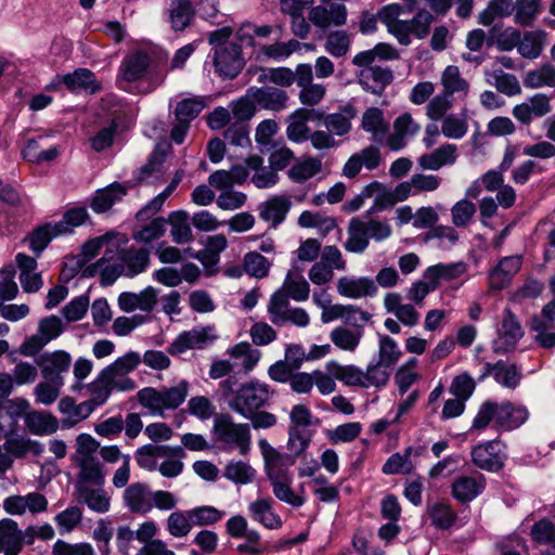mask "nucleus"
I'll return each mask as SVG.
<instances>
[{"label":"nucleus","mask_w":555,"mask_h":555,"mask_svg":"<svg viewBox=\"0 0 555 555\" xmlns=\"http://www.w3.org/2000/svg\"><path fill=\"white\" fill-rule=\"evenodd\" d=\"M421 450H416L409 446L404 448L403 452H396L391 454L383 465V473L386 475H409L413 472L414 465L411 456H418Z\"/></svg>","instance_id":"e433bc0d"},{"label":"nucleus","mask_w":555,"mask_h":555,"mask_svg":"<svg viewBox=\"0 0 555 555\" xmlns=\"http://www.w3.org/2000/svg\"><path fill=\"white\" fill-rule=\"evenodd\" d=\"M327 369L334 378L343 382L346 386L364 388L363 370L359 366L353 364L341 365L332 361L327 364Z\"/></svg>","instance_id":"8fccbe9b"},{"label":"nucleus","mask_w":555,"mask_h":555,"mask_svg":"<svg viewBox=\"0 0 555 555\" xmlns=\"http://www.w3.org/2000/svg\"><path fill=\"white\" fill-rule=\"evenodd\" d=\"M314 113L313 109L300 107L289 115L286 135L292 142L301 143L308 140L310 129L307 121L312 119Z\"/></svg>","instance_id":"72a5a7b5"},{"label":"nucleus","mask_w":555,"mask_h":555,"mask_svg":"<svg viewBox=\"0 0 555 555\" xmlns=\"http://www.w3.org/2000/svg\"><path fill=\"white\" fill-rule=\"evenodd\" d=\"M532 539L540 544H551L552 547L541 555H555V526L548 519H541L531 529Z\"/></svg>","instance_id":"052dcab7"},{"label":"nucleus","mask_w":555,"mask_h":555,"mask_svg":"<svg viewBox=\"0 0 555 555\" xmlns=\"http://www.w3.org/2000/svg\"><path fill=\"white\" fill-rule=\"evenodd\" d=\"M189 393L190 383L181 379L173 386L144 387L137 392V400L149 415L164 418L167 412L180 408Z\"/></svg>","instance_id":"20e7f679"},{"label":"nucleus","mask_w":555,"mask_h":555,"mask_svg":"<svg viewBox=\"0 0 555 555\" xmlns=\"http://www.w3.org/2000/svg\"><path fill=\"white\" fill-rule=\"evenodd\" d=\"M524 85L529 89L555 88V66L545 63L535 69L529 70L524 77Z\"/></svg>","instance_id":"09e8293b"},{"label":"nucleus","mask_w":555,"mask_h":555,"mask_svg":"<svg viewBox=\"0 0 555 555\" xmlns=\"http://www.w3.org/2000/svg\"><path fill=\"white\" fill-rule=\"evenodd\" d=\"M59 410L65 415L62 420L63 428H70L77 423L88 418L95 409L88 400L76 404L73 398L65 397L59 402Z\"/></svg>","instance_id":"c756f323"},{"label":"nucleus","mask_w":555,"mask_h":555,"mask_svg":"<svg viewBox=\"0 0 555 555\" xmlns=\"http://www.w3.org/2000/svg\"><path fill=\"white\" fill-rule=\"evenodd\" d=\"M76 498L95 513H106L111 506V494L104 488H77Z\"/></svg>","instance_id":"ea45409f"},{"label":"nucleus","mask_w":555,"mask_h":555,"mask_svg":"<svg viewBox=\"0 0 555 555\" xmlns=\"http://www.w3.org/2000/svg\"><path fill=\"white\" fill-rule=\"evenodd\" d=\"M72 462L77 466V486H104L106 470L95 456L100 442L90 434H79L76 438Z\"/></svg>","instance_id":"7ed1b4c3"},{"label":"nucleus","mask_w":555,"mask_h":555,"mask_svg":"<svg viewBox=\"0 0 555 555\" xmlns=\"http://www.w3.org/2000/svg\"><path fill=\"white\" fill-rule=\"evenodd\" d=\"M48 139L49 137L43 134L28 139L22 151L24 159L37 165L54 160L60 150L56 145L48 146Z\"/></svg>","instance_id":"4be33fe9"},{"label":"nucleus","mask_w":555,"mask_h":555,"mask_svg":"<svg viewBox=\"0 0 555 555\" xmlns=\"http://www.w3.org/2000/svg\"><path fill=\"white\" fill-rule=\"evenodd\" d=\"M150 254L144 248L129 247L119 249L117 245L107 247L103 256L83 271V276L101 273L102 285H112L120 275L133 278L146 270Z\"/></svg>","instance_id":"f03ea898"},{"label":"nucleus","mask_w":555,"mask_h":555,"mask_svg":"<svg viewBox=\"0 0 555 555\" xmlns=\"http://www.w3.org/2000/svg\"><path fill=\"white\" fill-rule=\"evenodd\" d=\"M305 44L296 39L288 41H275L270 44H262L257 52V59L263 62H285L291 55L301 50Z\"/></svg>","instance_id":"a878e982"},{"label":"nucleus","mask_w":555,"mask_h":555,"mask_svg":"<svg viewBox=\"0 0 555 555\" xmlns=\"http://www.w3.org/2000/svg\"><path fill=\"white\" fill-rule=\"evenodd\" d=\"M427 517L433 527L442 531L451 529L457 520L456 513L444 501H428Z\"/></svg>","instance_id":"f704fd0d"},{"label":"nucleus","mask_w":555,"mask_h":555,"mask_svg":"<svg viewBox=\"0 0 555 555\" xmlns=\"http://www.w3.org/2000/svg\"><path fill=\"white\" fill-rule=\"evenodd\" d=\"M28 430L38 436L54 434L59 428V422L50 413L33 411L25 416Z\"/></svg>","instance_id":"a19ab883"},{"label":"nucleus","mask_w":555,"mask_h":555,"mask_svg":"<svg viewBox=\"0 0 555 555\" xmlns=\"http://www.w3.org/2000/svg\"><path fill=\"white\" fill-rule=\"evenodd\" d=\"M350 46V35L345 30H335L326 36L324 49L334 57H343L349 52Z\"/></svg>","instance_id":"680f3d73"},{"label":"nucleus","mask_w":555,"mask_h":555,"mask_svg":"<svg viewBox=\"0 0 555 555\" xmlns=\"http://www.w3.org/2000/svg\"><path fill=\"white\" fill-rule=\"evenodd\" d=\"M181 452L180 447L149 443L138 448L133 456L141 468L153 472L157 469L159 459H167Z\"/></svg>","instance_id":"aec40b11"},{"label":"nucleus","mask_w":555,"mask_h":555,"mask_svg":"<svg viewBox=\"0 0 555 555\" xmlns=\"http://www.w3.org/2000/svg\"><path fill=\"white\" fill-rule=\"evenodd\" d=\"M211 433L214 442L221 450L238 449L242 454H245L249 449L248 424H235L230 416H220L215 420Z\"/></svg>","instance_id":"0eeeda50"},{"label":"nucleus","mask_w":555,"mask_h":555,"mask_svg":"<svg viewBox=\"0 0 555 555\" xmlns=\"http://www.w3.org/2000/svg\"><path fill=\"white\" fill-rule=\"evenodd\" d=\"M270 397L269 385L253 379L240 386L230 401V408L243 417L250 416L251 412L264 408Z\"/></svg>","instance_id":"9d476101"},{"label":"nucleus","mask_w":555,"mask_h":555,"mask_svg":"<svg viewBox=\"0 0 555 555\" xmlns=\"http://www.w3.org/2000/svg\"><path fill=\"white\" fill-rule=\"evenodd\" d=\"M465 272L463 262L437 263L430 266L424 272V279L438 286L440 280H454Z\"/></svg>","instance_id":"37998d69"},{"label":"nucleus","mask_w":555,"mask_h":555,"mask_svg":"<svg viewBox=\"0 0 555 555\" xmlns=\"http://www.w3.org/2000/svg\"><path fill=\"white\" fill-rule=\"evenodd\" d=\"M420 129V125L411 114L403 113L395 119L392 131L386 134L385 144L390 151L399 152L418 133Z\"/></svg>","instance_id":"4468645a"},{"label":"nucleus","mask_w":555,"mask_h":555,"mask_svg":"<svg viewBox=\"0 0 555 555\" xmlns=\"http://www.w3.org/2000/svg\"><path fill=\"white\" fill-rule=\"evenodd\" d=\"M392 369L380 363L379 361L371 362L366 370L363 371L364 388L380 389L385 387L390 378Z\"/></svg>","instance_id":"6e6d98bb"},{"label":"nucleus","mask_w":555,"mask_h":555,"mask_svg":"<svg viewBox=\"0 0 555 555\" xmlns=\"http://www.w3.org/2000/svg\"><path fill=\"white\" fill-rule=\"evenodd\" d=\"M168 221L171 225L170 235L175 243L185 244L193 241L194 236L189 222V215L185 211H172Z\"/></svg>","instance_id":"a18cd8bd"},{"label":"nucleus","mask_w":555,"mask_h":555,"mask_svg":"<svg viewBox=\"0 0 555 555\" xmlns=\"http://www.w3.org/2000/svg\"><path fill=\"white\" fill-rule=\"evenodd\" d=\"M547 33L542 29L525 31L517 42L518 52L525 59H538L545 46Z\"/></svg>","instance_id":"58836bf2"},{"label":"nucleus","mask_w":555,"mask_h":555,"mask_svg":"<svg viewBox=\"0 0 555 555\" xmlns=\"http://www.w3.org/2000/svg\"><path fill=\"white\" fill-rule=\"evenodd\" d=\"M292 207V202L286 195H275L259 206V217L271 224L272 228H278L284 222L287 214Z\"/></svg>","instance_id":"5701e85b"},{"label":"nucleus","mask_w":555,"mask_h":555,"mask_svg":"<svg viewBox=\"0 0 555 555\" xmlns=\"http://www.w3.org/2000/svg\"><path fill=\"white\" fill-rule=\"evenodd\" d=\"M351 111L328 114L324 117L323 125L333 135H345L351 129Z\"/></svg>","instance_id":"774afa93"},{"label":"nucleus","mask_w":555,"mask_h":555,"mask_svg":"<svg viewBox=\"0 0 555 555\" xmlns=\"http://www.w3.org/2000/svg\"><path fill=\"white\" fill-rule=\"evenodd\" d=\"M332 343L345 351H354L361 340L362 332H353L343 326L335 327L330 334Z\"/></svg>","instance_id":"69168bd1"},{"label":"nucleus","mask_w":555,"mask_h":555,"mask_svg":"<svg viewBox=\"0 0 555 555\" xmlns=\"http://www.w3.org/2000/svg\"><path fill=\"white\" fill-rule=\"evenodd\" d=\"M258 448L263 460L264 472L272 486H289L293 481V470L296 461L270 442L261 438L258 440Z\"/></svg>","instance_id":"423d86ee"},{"label":"nucleus","mask_w":555,"mask_h":555,"mask_svg":"<svg viewBox=\"0 0 555 555\" xmlns=\"http://www.w3.org/2000/svg\"><path fill=\"white\" fill-rule=\"evenodd\" d=\"M36 363L41 370L43 379L64 380L63 374L69 371L72 357L65 350H55L40 354Z\"/></svg>","instance_id":"f3484780"},{"label":"nucleus","mask_w":555,"mask_h":555,"mask_svg":"<svg viewBox=\"0 0 555 555\" xmlns=\"http://www.w3.org/2000/svg\"><path fill=\"white\" fill-rule=\"evenodd\" d=\"M488 375H492L499 384L507 388H515L521 378L515 364H507L503 361L493 365L488 363Z\"/></svg>","instance_id":"5fc2aeb1"},{"label":"nucleus","mask_w":555,"mask_h":555,"mask_svg":"<svg viewBox=\"0 0 555 555\" xmlns=\"http://www.w3.org/2000/svg\"><path fill=\"white\" fill-rule=\"evenodd\" d=\"M402 357L397 341L387 335H379L378 338V360L380 363L393 369Z\"/></svg>","instance_id":"0e129e2a"},{"label":"nucleus","mask_w":555,"mask_h":555,"mask_svg":"<svg viewBox=\"0 0 555 555\" xmlns=\"http://www.w3.org/2000/svg\"><path fill=\"white\" fill-rule=\"evenodd\" d=\"M124 499L127 507L138 514H147L153 508L152 492L149 488H126Z\"/></svg>","instance_id":"c03bdc74"},{"label":"nucleus","mask_w":555,"mask_h":555,"mask_svg":"<svg viewBox=\"0 0 555 555\" xmlns=\"http://www.w3.org/2000/svg\"><path fill=\"white\" fill-rule=\"evenodd\" d=\"M106 373L104 369L101 370L96 377L87 385V389L91 395L88 402L91 403L94 409L105 404L113 392L107 382Z\"/></svg>","instance_id":"4d7b16f0"},{"label":"nucleus","mask_w":555,"mask_h":555,"mask_svg":"<svg viewBox=\"0 0 555 555\" xmlns=\"http://www.w3.org/2000/svg\"><path fill=\"white\" fill-rule=\"evenodd\" d=\"M127 194V188L118 182H114L102 190H98L91 202V208L94 212H105L114 204L121 201Z\"/></svg>","instance_id":"c9c22d12"},{"label":"nucleus","mask_w":555,"mask_h":555,"mask_svg":"<svg viewBox=\"0 0 555 555\" xmlns=\"http://www.w3.org/2000/svg\"><path fill=\"white\" fill-rule=\"evenodd\" d=\"M552 112L551 98L535 93L513 108V116L522 125L529 126L534 118H542Z\"/></svg>","instance_id":"dca6fc26"},{"label":"nucleus","mask_w":555,"mask_h":555,"mask_svg":"<svg viewBox=\"0 0 555 555\" xmlns=\"http://www.w3.org/2000/svg\"><path fill=\"white\" fill-rule=\"evenodd\" d=\"M223 476L235 485H248L255 482L257 470L247 462L232 460L224 466Z\"/></svg>","instance_id":"79ce46f5"},{"label":"nucleus","mask_w":555,"mask_h":555,"mask_svg":"<svg viewBox=\"0 0 555 555\" xmlns=\"http://www.w3.org/2000/svg\"><path fill=\"white\" fill-rule=\"evenodd\" d=\"M391 233V225L386 220L353 217L347 227L344 248L348 253L360 255L367 249L371 238L383 242L390 237Z\"/></svg>","instance_id":"39448f33"},{"label":"nucleus","mask_w":555,"mask_h":555,"mask_svg":"<svg viewBox=\"0 0 555 555\" xmlns=\"http://www.w3.org/2000/svg\"><path fill=\"white\" fill-rule=\"evenodd\" d=\"M516 157L515 147L507 145L504 152L503 159L499 166V170L488 171V191L498 190L495 201L488 198V216L495 211L496 206L500 205L504 208H509L514 205L516 199L515 190L507 184H504L503 172L509 169Z\"/></svg>","instance_id":"1a4fd4ad"},{"label":"nucleus","mask_w":555,"mask_h":555,"mask_svg":"<svg viewBox=\"0 0 555 555\" xmlns=\"http://www.w3.org/2000/svg\"><path fill=\"white\" fill-rule=\"evenodd\" d=\"M527 417L528 412L525 408L515 406L509 402H488V425L494 423L500 429L512 430L522 425Z\"/></svg>","instance_id":"9b49d317"},{"label":"nucleus","mask_w":555,"mask_h":555,"mask_svg":"<svg viewBox=\"0 0 555 555\" xmlns=\"http://www.w3.org/2000/svg\"><path fill=\"white\" fill-rule=\"evenodd\" d=\"M245 164L253 172L250 180L256 188L269 189L278 183V172L271 166H263V158L261 156H249L246 158Z\"/></svg>","instance_id":"7c9ffc66"},{"label":"nucleus","mask_w":555,"mask_h":555,"mask_svg":"<svg viewBox=\"0 0 555 555\" xmlns=\"http://www.w3.org/2000/svg\"><path fill=\"white\" fill-rule=\"evenodd\" d=\"M271 499L258 498L248 505V514L251 519L263 527L274 530L282 527L283 521L279 514L274 512Z\"/></svg>","instance_id":"393cba45"},{"label":"nucleus","mask_w":555,"mask_h":555,"mask_svg":"<svg viewBox=\"0 0 555 555\" xmlns=\"http://www.w3.org/2000/svg\"><path fill=\"white\" fill-rule=\"evenodd\" d=\"M467 116L466 111H463L461 116L455 114L447 115L442 120L441 133L449 139H462L467 132Z\"/></svg>","instance_id":"338daca9"},{"label":"nucleus","mask_w":555,"mask_h":555,"mask_svg":"<svg viewBox=\"0 0 555 555\" xmlns=\"http://www.w3.org/2000/svg\"><path fill=\"white\" fill-rule=\"evenodd\" d=\"M245 272L253 278L263 279L269 275L272 263L258 251H248L243 258Z\"/></svg>","instance_id":"e2e57ef3"},{"label":"nucleus","mask_w":555,"mask_h":555,"mask_svg":"<svg viewBox=\"0 0 555 555\" xmlns=\"http://www.w3.org/2000/svg\"><path fill=\"white\" fill-rule=\"evenodd\" d=\"M308 18L315 27L322 29L343 26L347 22V9L339 3L317 5L309 11Z\"/></svg>","instance_id":"6ab92c4d"},{"label":"nucleus","mask_w":555,"mask_h":555,"mask_svg":"<svg viewBox=\"0 0 555 555\" xmlns=\"http://www.w3.org/2000/svg\"><path fill=\"white\" fill-rule=\"evenodd\" d=\"M247 96L253 99L257 108L272 112L285 109L289 100L285 90L273 86L250 87L247 90Z\"/></svg>","instance_id":"2eb2a0df"},{"label":"nucleus","mask_w":555,"mask_h":555,"mask_svg":"<svg viewBox=\"0 0 555 555\" xmlns=\"http://www.w3.org/2000/svg\"><path fill=\"white\" fill-rule=\"evenodd\" d=\"M61 235L55 223L48 222L37 227L27 236L30 249L39 256L41 251L49 245L52 238Z\"/></svg>","instance_id":"864d4df0"},{"label":"nucleus","mask_w":555,"mask_h":555,"mask_svg":"<svg viewBox=\"0 0 555 555\" xmlns=\"http://www.w3.org/2000/svg\"><path fill=\"white\" fill-rule=\"evenodd\" d=\"M457 158L455 144H443L429 154L418 157L417 163L425 170H438L446 165H452Z\"/></svg>","instance_id":"2f4dec72"},{"label":"nucleus","mask_w":555,"mask_h":555,"mask_svg":"<svg viewBox=\"0 0 555 555\" xmlns=\"http://www.w3.org/2000/svg\"><path fill=\"white\" fill-rule=\"evenodd\" d=\"M101 459L106 463H117L122 460L120 467L116 469L113 476L114 486H126L130 478V455L122 454L118 446H104L99 450Z\"/></svg>","instance_id":"cd10ccee"},{"label":"nucleus","mask_w":555,"mask_h":555,"mask_svg":"<svg viewBox=\"0 0 555 555\" xmlns=\"http://www.w3.org/2000/svg\"><path fill=\"white\" fill-rule=\"evenodd\" d=\"M378 287L375 281L369 276H343L337 281V292L340 296L360 299L373 297L377 294Z\"/></svg>","instance_id":"412c9836"},{"label":"nucleus","mask_w":555,"mask_h":555,"mask_svg":"<svg viewBox=\"0 0 555 555\" xmlns=\"http://www.w3.org/2000/svg\"><path fill=\"white\" fill-rule=\"evenodd\" d=\"M441 83L443 86V92L451 98L455 93L464 96L468 90L467 81L461 77L459 67L454 65H449L443 70L441 75Z\"/></svg>","instance_id":"13d9d810"},{"label":"nucleus","mask_w":555,"mask_h":555,"mask_svg":"<svg viewBox=\"0 0 555 555\" xmlns=\"http://www.w3.org/2000/svg\"><path fill=\"white\" fill-rule=\"evenodd\" d=\"M361 127L365 132L372 134L373 142L377 144L385 143L386 134L389 131V122L385 119L384 112L380 108H367L362 115Z\"/></svg>","instance_id":"bb28decb"},{"label":"nucleus","mask_w":555,"mask_h":555,"mask_svg":"<svg viewBox=\"0 0 555 555\" xmlns=\"http://www.w3.org/2000/svg\"><path fill=\"white\" fill-rule=\"evenodd\" d=\"M244 65L241 56V48L236 43L227 42L216 47L214 54V66L219 76L234 78L242 70Z\"/></svg>","instance_id":"f8f14e48"},{"label":"nucleus","mask_w":555,"mask_h":555,"mask_svg":"<svg viewBox=\"0 0 555 555\" xmlns=\"http://www.w3.org/2000/svg\"><path fill=\"white\" fill-rule=\"evenodd\" d=\"M195 16L191 0H172L168 8V22L173 31H183Z\"/></svg>","instance_id":"473e14b6"},{"label":"nucleus","mask_w":555,"mask_h":555,"mask_svg":"<svg viewBox=\"0 0 555 555\" xmlns=\"http://www.w3.org/2000/svg\"><path fill=\"white\" fill-rule=\"evenodd\" d=\"M232 359H242V370L245 373L251 372L261 358V351L253 348L247 341L235 344L227 350Z\"/></svg>","instance_id":"3c124183"},{"label":"nucleus","mask_w":555,"mask_h":555,"mask_svg":"<svg viewBox=\"0 0 555 555\" xmlns=\"http://www.w3.org/2000/svg\"><path fill=\"white\" fill-rule=\"evenodd\" d=\"M519 41V30L514 27H492L488 33V48L496 47L500 51H511Z\"/></svg>","instance_id":"de8ad7c7"},{"label":"nucleus","mask_w":555,"mask_h":555,"mask_svg":"<svg viewBox=\"0 0 555 555\" xmlns=\"http://www.w3.org/2000/svg\"><path fill=\"white\" fill-rule=\"evenodd\" d=\"M23 546L22 531L11 518L0 520V553L16 554Z\"/></svg>","instance_id":"4c0bfd02"},{"label":"nucleus","mask_w":555,"mask_h":555,"mask_svg":"<svg viewBox=\"0 0 555 555\" xmlns=\"http://www.w3.org/2000/svg\"><path fill=\"white\" fill-rule=\"evenodd\" d=\"M393 80V74L388 67L372 66L364 68L360 75V83L373 94L380 95Z\"/></svg>","instance_id":"c85d7f7f"},{"label":"nucleus","mask_w":555,"mask_h":555,"mask_svg":"<svg viewBox=\"0 0 555 555\" xmlns=\"http://www.w3.org/2000/svg\"><path fill=\"white\" fill-rule=\"evenodd\" d=\"M57 83L65 85L70 92L86 91L93 94L101 89L94 73L88 68H77L73 73L62 75L57 78Z\"/></svg>","instance_id":"b1692460"},{"label":"nucleus","mask_w":555,"mask_h":555,"mask_svg":"<svg viewBox=\"0 0 555 555\" xmlns=\"http://www.w3.org/2000/svg\"><path fill=\"white\" fill-rule=\"evenodd\" d=\"M522 336L524 331L516 315L506 309L498 328V338L493 341V350L495 352H506L513 349Z\"/></svg>","instance_id":"a211bd4d"},{"label":"nucleus","mask_w":555,"mask_h":555,"mask_svg":"<svg viewBox=\"0 0 555 555\" xmlns=\"http://www.w3.org/2000/svg\"><path fill=\"white\" fill-rule=\"evenodd\" d=\"M310 285L302 275V269L293 263L287 272L282 286L276 289L268 302V314L270 321L276 326L293 324L298 327H306L310 323L308 312L300 307H292L289 299L297 302L308 300Z\"/></svg>","instance_id":"f257e3e1"},{"label":"nucleus","mask_w":555,"mask_h":555,"mask_svg":"<svg viewBox=\"0 0 555 555\" xmlns=\"http://www.w3.org/2000/svg\"><path fill=\"white\" fill-rule=\"evenodd\" d=\"M216 338L217 335L212 327H194L191 331L180 333L169 345L168 352L171 356H178L190 349H203Z\"/></svg>","instance_id":"ddd939ff"},{"label":"nucleus","mask_w":555,"mask_h":555,"mask_svg":"<svg viewBox=\"0 0 555 555\" xmlns=\"http://www.w3.org/2000/svg\"><path fill=\"white\" fill-rule=\"evenodd\" d=\"M515 22L521 26H530L539 15L541 0H516L514 2Z\"/></svg>","instance_id":"bf43d9fd"},{"label":"nucleus","mask_w":555,"mask_h":555,"mask_svg":"<svg viewBox=\"0 0 555 555\" xmlns=\"http://www.w3.org/2000/svg\"><path fill=\"white\" fill-rule=\"evenodd\" d=\"M313 437L312 430H287L286 449L287 455H292L294 460L306 459L307 451L311 444Z\"/></svg>","instance_id":"49530a36"},{"label":"nucleus","mask_w":555,"mask_h":555,"mask_svg":"<svg viewBox=\"0 0 555 555\" xmlns=\"http://www.w3.org/2000/svg\"><path fill=\"white\" fill-rule=\"evenodd\" d=\"M205 106L206 101L204 96L196 95L182 99L177 103L175 108L176 121H183L190 125L191 121L201 114Z\"/></svg>","instance_id":"603ef678"},{"label":"nucleus","mask_w":555,"mask_h":555,"mask_svg":"<svg viewBox=\"0 0 555 555\" xmlns=\"http://www.w3.org/2000/svg\"><path fill=\"white\" fill-rule=\"evenodd\" d=\"M162 75L158 62L144 50H135L126 54L118 68V79L126 82H137L143 79H154Z\"/></svg>","instance_id":"6e6552de"}]
</instances>
